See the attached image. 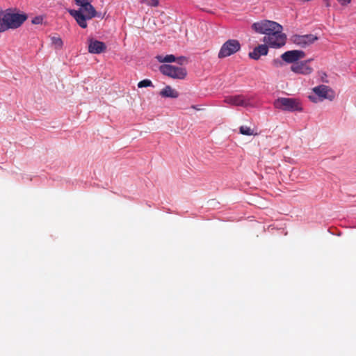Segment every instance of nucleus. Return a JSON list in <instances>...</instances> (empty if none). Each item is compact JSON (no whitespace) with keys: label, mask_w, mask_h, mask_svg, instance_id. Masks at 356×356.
<instances>
[{"label":"nucleus","mask_w":356,"mask_h":356,"mask_svg":"<svg viewBox=\"0 0 356 356\" xmlns=\"http://www.w3.org/2000/svg\"><path fill=\"white\" fill-rule=\"evenodd\" d=\"M352 0H337V1L341 5V6H347L348 4L350 3Z\"/></svg>","instance_id":"obj_24"},{"label":"nucleus","mask_w":356,"mask_h":356,"mask_svg":"<svg viewBox=\"0 0 356 356\" xmlns=\"http://www.w3.org/2000/svg\"><path fill=\"white\" fill-rule=\"evenodd\" d=\"M51 44L54 46L56 49H61L63 47V42L60 37L59 36H52L51 37Z\"/></svg>","instance_id":"obj_17"},{"label":"nucleus","mask_w":356,"mask_h":356,"mask_svg":"<svg viewBox=\"0 0 356 356\" xmlns=\"http://www.w3.org/2000/svg\"><path fill=\"white\" fill-rule=\"evenodd\" d=\"M5 26L3 15L0 16V33L6 31Z\"/></svg>","instance_id":"obj_21"},{"label":"nucleus","mask_w":356,"mask_h":356,"mask_svg":"<svg viewBox=\"0 0 356 356\" xmlns=\"http://www.w3.org/2000/svg\"><path fill=\"white\" fill-rule=\"evenodd\" d=\"M310 60L296 62L291 66V70L296 74L307 75L312 72V68L307 65Z\"/></svg>","instance_id":"obj_12"},{"label":"nucleus","mask_w":356,"mask_h":356,"mask_svg":"<svg viewBox=\"0 0 356 356\" xmlns=\"http://www.w3.org/2000/svg\"><path fill=\"white\" fill-rule=\"evenodd\" d=\"M282 26L279 24L278 27L270 32L269 35H265L263 38V42L267 44L270 47L280 48L284 46L286 43V35L282 33Z\"/></svg>","instance_id":"obj_3"},{"label":"nucleus","mask_w":356,"mask_h":356,"mask_svg":"<svg viewBox=\"0 0 356 356\" xmlns=\"http://www.w3.org/2000/svg\"><path fill=\"white\" fill-rule=\"evenodd\" d=\"M240 134L245 136H255L257 135V133H254V130L251 129L250 127L246 126H241L239 128Z\"/></svg>","instance_id":"obj_18"},{"label":"nucleus","mask_w":356,"mask_h":356,"mask_svg":"<svg viewBox=\"0 0 356 356\" xmlns=\"http://www.w3.org/2000/svg\"><path fill=\"white\" fill-rule=\"evenodd\" d=\"M151 2L149 3V5L152 6H157L159 5V0H150Z\"/></svg>","instance_id":"obj_25"},{"label":"nucleus","mask_w":356,"mask_h":356,"mask_svg":"<svg viewBox=\"0 0 356 356\" xmlns=\"http://www.w3.org/2000/svg\"><path fill=\"white\" fill-rule=\"evenodd\" d=\"M192 108H194V109H196V110H199V108H197V106H194V105H193V106H192Z\"/></svg>","instance_id":"obj_28"},{"label":"nucleus","mask_w":356,"mask_h":356,"mask_svg":"<svg viewBox=\"0 0 356 356\" xmlns=\"http://www.w3.org/2000/svg\"><path fill=\"white\" fill-rule=\"evenodd\" d=\"M268 52V46L267 44H259L252 51L249 53V57L254 60H259L261 56H266Z\"/></svg>","instance_id":"obj_14"},{"label":"nucleus","mask_w":356,"mask_h":356,"mask_svg":"<svg viewBox=\"0 0 356 356\" xmlns=\"http://www.w3.org/2000/svg\"><path fill=\"white\" fill-rule=\"evenodd\" d=\"M153 86L152 82L149 79H144L138 83V88Z\"/></svg>","instance_id":"obj_19"},{"label":"nucleus","mask_w":356,"mask_h":356,"mask_svg":"<svg viewBox=\"0 0 356 356\" xmlns=\"http://www.w3.org/2000/svg\"><path fill=\"white\" fill-rule=\"evenodd\" d=\"M305 53L302 50L287 51L281 55L282 60L287 63H296L300 59L305 57Z\"/></svg>","instance_id":"obj_9"},{"label":"nucleus","mask_w":356,"mask_h":356,"mask_svg":"<svg viewBox=\"0 0 356 356\" xmlns=\"http://www.w3.org/2000/svg\"><path fill=\"white\" fill-rule=\"evenodd\" d=\"M4 15L3 11L0 8V16H3Z\"/></svg>","instance_id":"obj_27"},{"label":"nucleus","mask_w":356,"mask_h":356,"mask_svg":"<svg viewBox=\"0 0 356 356\" xmlns=\"http://www.w3.org/2000/svg\"><path fill=\"white\" fill-rule=\"evenodd\" d=\"M275 108L287 112L302 111L303 110L301 102L296 98L279 97L275 99Z\"/></svg>","instance_id":"obj_2"},{"label":"nucleus","mask_w":356,"mask_h":356,"mask_svg":"<svg viewBox=\"0 0 356 356\" xmlns=\"http://www.w3.org/2000/svg\"><path fill=\"white\" fill-rule=\"evenodd\" d=\"M241 49V44L238 40L230 39L226 41L221 47L218 57L224 58L238 51Z\"/></svg>","instance_id":"obj_6"},{"label":"nucleus","mask_w":356,"mask_h":356,"mask_svg":"<svg viewBox=\"0 0 356 356\" xmlns=\"http://www.w3.org/2000/svg\"><path fill=\"white\" fill-rule=\"evenodd\" d=\"M273 64L275 67H281L283 65V63L281 60L277 58L273 60Z\"/></svg>","instance_id":"obj_23"},{"label":"nucleus","mask_w":356,"mask_h":356,"mask_svg":"<svg viewBox=\"0 0 356 356\" xmlns=\"http://www.w3.org/2000/svg\"><path fill=\"white\" fill-rule=\"evenodd\" d=\"M88 51L90 54H99L106 51V46L104 42L90 38L88 40Z\"/></svg>","instance_id":"obj_13"},{"label":"nucleus","mask_w":356,"mask_h":356,"mask_svg":"<svg viewBox=\"0 0 356 356\" xmlns=\"http://www.w3.org/2000/svg\"><path fill=\"white\" fill-rule=\"evenodd\" d=\"M314 92L322 99H334V92L327 86L321 85L313 88Z\"/></svg>","instance_id":"obj_11"},{"label":"nucleus","mask_w":356,"mask_h":356,"mask_svg":"<svg viewBox=\"0 0 356 356\" xmlns=\"http://www.w3.org/2000/svg\"><path fill=\"white\" fill-rule=\"evenodd\" d=\"M156 58L160 63H172L176 61V57L172 54L166 55L165 56L158 55L156 56Z\"/></svg>","instance_id":"obj_16"},{"label":"nucleus","mask_w":356,"mask_h":356,"mask_svg":"<svg viewBox=\"0 0 356 356\" xmlns=\"http://www.w3.org/2000/svg\"><path fill=\"white\" fill-rule=\"evenodd\" d=\"M4 24L6 31L9 29H15L21 26V25L26 20L27 15L26 14H19L14 13H6L3 15Z\"/></svg>","instance_id":"obj_4"},{"label":"nucleus","mask_w":356,"mask_h":356,"mask_svg":"<svg viewBox=\"0 0 356 356\" xmlns=\"http://www.w3.org/2000/svg\"><path fill=\"white\" fill-rule=\"evenodd\" d=\"M224 102L236 106L247 107L250 105V99L242 95L227 96L224 99Z\"/></svg>","instance_id":"obj_10"},{"label":"nucleus","mask_w":356,"mask_h":356,"mask_svg":"<svg viewBox=\"0 0 356 356\" xmlns=\"http://www.w3.org/2000/svg\"><path fill=\"white\" fill-rule=\"evenodd\" d=\"M309 98L310 99L311 101L316 102V98L314 97L309 96Z\"/></svg>","instance_id":"obj_26"},{"label":"nucleus","mask_w":356,"mask_h":356,"mask_svg":"<svg viewBox=\"0 0 356 356\" xmlns=\"http://www.w3.org/2000/svg\"><path fill=\"white\" fill-rule=\"evenodd\" d=\"M159 94L163 97L177 98L179 97V92L170 86H166Z\"/></svg>","instance_id":"obj_15"},{"label":"nucleus","mask_w":356,"mask_h":356,"mask_svg":"<svg viewBox=\"0 0 356 356\" xmlns=\"http://www.w3.org/2000/svg\"><path fill=\"white\" fill-rule=\"evenodd\" d=\"M318 37L313 34L307 35H293L291 37V41L296 45L305 48L318 40Z\"/></svg>","instance_id":"obj_8"},{"label":"nucleus","mask_w":356,"mask_h":356,"mask_svg":"<svg viewBox=\"0 0 356 356\" xmlns=\"http://www.w3.org/2000/svg\"><path fill=\"white\" fill-rule=\"evenodd\" d=\"M280 24L270 20H261L254 22L252 25V29L257 33L269 35L270 32L274 31L276 27H278Z\"/></svg>","instance_id":"obj_7"},{"label":"nucleus","mask_w":356,"mask_h":356,"mask_svg":"<svg viewBox=\"0 0 356 356\" xmlns=\"http://www.w3.org/2000/svg\"><path fill=\"white\" fill-rule=\"evenodd\" d=\"M159 71L163 75L176 79H184L187 75V70L186 68L168 64H163L161 65L159 67Z\"/></svg>","instance_id":"obj_5"},{"label":"nucleus","mask_w":356,"mask_h":356,"mask_svg":"<svg viewBox=\"0 0 356 356\" xmlns=\"http://www.w3.org/2000/svg\"><path fill=\"white\" fill-rule=\"evenodd\" d=\"M74 1L80 8L78 10L70 9L68 13L74 18L76 23L82 29L87 28V20L100 16V14L97 12L94 6L91 4L92 0Z\"/></svg>","instance_id":"obj_1"},{"label":"nucleus","mask_w":356,"mask_h":356,"mask_svg":"<svg viewBox=\"0 0 356 356\" xmlns=\"http://www.w3.org/2000/svg\"><path fill=\"white\" fill-rule=\"evenodd\" d=\"M187 61V58L185 56H180L179 58H176V61L179 65H183L184 63Z\"/></svg>","instance_id":"obj_22"},{"label":"nucleus","mask_w":356,"mask_h":356,"mask_svg":"<svg viewBox=\"0 0 356 356\" xmlns=\"http://www.w3.org/2000/svg\"><path fill=\"white\" fill-rule=\"evenodd\" d=\"M42 22L43 17L42 16H36L31 21L33 24H41Z\"/></svg>","instance_id":"obj_20"}]
</instances>
